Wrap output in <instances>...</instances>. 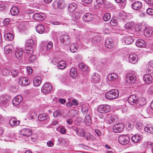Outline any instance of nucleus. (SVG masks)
Here are the masks:
<instances>
[{
    "instance_id": "nucleus-1",
    "label": "nucleus",
    "mask_w": 153,
    "mask_h": 153,
    "mask_svg": "<svg viewBox=\"0 0 153 153\" xmlns=\"http://www.w3.org/2000/svg\"><path fill=\"white\" fill-rule=\"evenodd\" d=\"M119 91L117 89H113L108 91L105 94L106 98L108 100H113L117 98L119 96Z\"/></svg>"
},
{
    "instance_id": "nucleus-2",
    "label": "nucleus",
    "mask_w": 153,
    "mask_h": 153,
    "mask_svg": "<svg viewBox=\"0 0 153 153\" xmlns=\"http://www.w3.org/2000/svg\"><path fill=\"white\" fill-rule=\"evenodd\" d=\"M52 89V87L51 84L49 83H46L44 84L42 87L41 90L43 93L47 94L51 92Z\"/></svg>"
},
{
    "instance_id": "nucleus-3",
    "label": "nucleus",
    "mask_w": 153,
    "mask_h": 153,
    "mask_svg": "<svg viewBox=\"0 0 153 153\" xmlns=\"http://www.w3.org/2000/svg\"><path fill=\"white\" fill-rule=\"evenodd\" d=\"M111 108L108 105H103L99 106L97 108L98 111L101 113H105L110 111Z\"/></svg>"
},
{
    "instance_id": "nucleus-4",
    "label": "nucleus",
    "mask_w": 153,
    "mask_h": 153,
    "mask_svg": "<svg viewBox=\"0 0 153 153\" xmlns=\"http://www.w3.org/2000/svg\"><path fill=\"white\" fill-rule=\"evenodd\" d=\"M130 140L129 137L126 135H122L119 136L118 141L119 143L122 145H126L129 142Z\"/></svg>"
},
{
    "instance_id": "nucleus-5",
    "label": "nucleus",
    "mask_w": 153,
    "mask_h": 153,
    "mask_svg": "<svg viewBox=\"0 0 153 153\" xmlns=\"http://www.w3.org/2000/svg\"><path fill=\"white\" fill-rule=\"evenodd\" d=\"M138 99L137 96L135 95H132L128 97V101L131 105H134L136 108Z\"/></svg>"
},
{
    "instance_id": "nucleus-6",
    "label": "nucleus",
    "mask_w": 153,
    "mask_h": 153,
    "mask_svg": "<svg viewBox=\"0 0 153 153\" xmlns=\"http://www.w3.org/2000/svg\"><path fill=\"white\" fill-rule=\"evenodd\" d=\"M124 128V125L122 123L115 124L113 127V130L114 132L118 133L122 131Z\"/></svg>"
},
{
    "instance_id": "nucleus-7",
    "label": "nucleus",
    "mask_w": 153,
    "mask_h": 153,
    "mask_svg": "<svg viewBox=\"0 0 153 153\" xmlns=\"http://www.w3.org/2000/svg\"><path fill=\"white\" fill-rule=\"evenodd\" d=\"M32 133L31 130L29 128H23L20 131V135L23 136V137H29Z\"/></svg>"
},
{
    "instance_id": "nucleus-8",
    "label": "nucleus",
    "mask_w": 153,
    "mask_h": 153,
    "mask_svg": "<svg viewBox=\"0 0 153 153\" xmlns=\"http://www.w3.org/2000/svg\"><path fill=\"white\" fill-rule=\"evenodd\" d=\"M38 120L41 121H44V124H46L49 121V119L48 115L44 114H39L38 117Z\"/></svg>"
},
{
    "instance_id": "nucleus-9",
    "label": "nucleus",
    "mask_w": 153,
    "mask_h": 153,
    "mask_svg": "<svg viewBox=\"0 0 153 153\" xmlns=\"http://www.w3.org/2000/svg\"><path fill=\"white\" fill-rule=\"evenodd\" d=\"M136 79L135 75L132 74L127 75L126 77V80L128 84H134Z\"/></svg>"
},
{
    "instance_id": "nucleus-10",
    "label": "nucleus",
    "mask_w": 153,
    "mask_h": 153,
    "mask_svg": "<svg viewBox=\"0 0 153 153\" xmlns=\"http://www.w3.org/2000/svg\"><path fill=\"white\" fill-rule=\"evenodd\" d=\"M45 18V14L42 13H36L33 16V19L36 21H43Z\"/></svg>"
},
{
    "instance_id": "nucleus-11",
    "label": "nucleus",
    "mask_w": 153,
    "mask_h": 153,
    "mask_svg": "<svg viewBox=\"0 0 153 153\" xmlns=\"http://www.w3.org/2000/svg\"><path fill=\"white\" fill-rule=\"evenodd\" d=\"M23 100L22 97L20 95L16 96L13 100V104L14 106L18 105Z\"/></svg>"
},
{
    "instance_id": "nucleus-12",
    "label": "nucleus",
    "mask_w": 153,
    "mask_h": 153,
    "mask_svg": "<svg viewBox=\"0 0 153 153\" xmlns=\"http://www.w3.org/2000/svg\"><path fill=\"white\" fill-rule=\"evenodd\" d=\"M142 5V4L141 2L137 1L132 4L131 7L133 9L138 10L141 8Z\"/></svg>"
},
{
    "instance_id": "nucleus-13",
    "label": "nucleus",
    "mask_w": 153,
    "mask_h": 153,
    "mask_svg": "<svg viewBox=\"0 0 153 153\" xmlns=\"http://www.w3.org/2000/svg\"><path fill=\"white\" fill-rule=\"evenodd\" d=\"M138 56L135 53L131 54L128 56L129 62L133 64L136 63L138 60Z\"/></svg>"
},
{
    "instance_id": "nucleus-14",
    "label": "nucleus",
    "mask_w": 153,
    "mask_h": 153,
    "mask_svg": "<svg viewBox=\"0 0 153 153\" xmlns=\"http://www.w3.org/2000/svg\"><path fill=\"white\" fill-rule=\"evenodd\" d=\"M136 45L138 47L143 48L146 46V44L143 40L138 39L136 41Z\"/></svg>"
},
{
    "instance_id": "nucleus-15",
    "label": "nucleus",
    "mask_w": 153,
    "mask_h": 153,
    "mask_svg": "<svg viewBox=\"0 0 153 153\" xmlns=\"http://www.w3.org/2000/svg\"><path fill=\"white\" fill-rule=\"evenodd\" d=\"M25 49L26 51H25V55L27 54H32L34 51V49L33 47L32 46L27 45H26L25 46Z\"/></svg>"
},
{
    "instance_id": "nucleus-16",
    "label": "nucleus",
    "mask_w": 153,
    "mask_h": 153,
    "mask_svg": "<svg viewBox=\"0 0 153 153\" xmlns=\"http://www.w3.org/2000/svg\"><path fill=\"white\" fill-rule=\"evenodd\" d=\"M19 83L22 86L28 85L30 83L29 79L26 77H21L19 81Z\"/></svg>"
},
{
    "instance_id": "nucleus-17",
    "label": "nucleus",
    "mask_w": 153,
    "mask_h": 153,
    "mask_svg": "<svg viewBox=\"0 0 153 153\" xmlns=\"http://www.w3.org/2000/svg\"><path fill=\"white\" fill-rule=\"evenodd\" d=\"M122 40L123 42H124L126 45L131 44L134 41L133 38L131 36H125Z\"/></svg>"
},
{
    "instance_id": "nucleus-18",
    "label": "nucleus",
    "mask_w": 153,
    "mask_h": 153,
    "mask_svg": "<svg viewBox=\"0 0 153 153\" xmlns=\"http://www.w3.org/2000/svg\"><path fill=\"white\" fill-rule=\"evenodd\" d=\"M8 101L5 97L2 96L0 97V105L2 106L7 107L8 105Z\"/></svg>"
},
{
    "instance_id": "nucleus-19",
    "label": "nucleus",
    "mask_w": 153,
    "mask_h": 153,
    "mask_svg": "<svg viewBox=\"0 0 153 153\" xmlns=\"http://www.w3.org/2000/svg\"><path fill=\"white\" fill-rule=\"evenodd\" d=\"M83 20L85 22H89L93 19V15L87 13H85L82 17Z\"/></svg>"
},
{
    "instance_id": "nucleus-20",
    "label": "nucleus",
    "mask_w": 153,
    "mask_h": 153,
    "mask_svg": "<svg viewBox=\"0 0 153 153\" xmlns=\"http://www.w3.org/2000/svg\"><path fill=\"white\" fill-rule=\"evenodd\" d=\"M143 79L145 84H149L152 82V78L151 75L146 74L144 76Z\"/></svg>"
},
{
    "instance_id": "nucleus-21",
    "label": "nucleus",
    "mask_w": 153,
    "mask_h": 153,
    "mask_svg": "<svg viewBox=\"0 0 153 153\" xmlns=\"http://www.w3.org/2000/svg\"><path fill=\"white\" fill-rule=\"evenodd\" d=\"M146 103L145 99L144 97H141L138 99L137 102L136 104V108H139L142 107Z\"/></svg>"
},
{
    "instance_id": "nucleus-22",
    "label": "nucleus",
    "mask_w": 153,
    "mask_h": 153,
    "mask_svg": "<svg viewBox=\"0 0 153 153\" xmlns=\"http://www.w3.org/2000/svg\"><path fill=\"white\" fill-rule=\"evenodd\" d=\"M20 123V121L17 120L16 118L13 117L9 121V123L12 126H16Z\"/></svg>"
},
{
    "instance_id": "nucleus-23",
    "label": "nucleus",
    "mask_w": 153,
    "mask_h": 153,
    "mask_svg": "<svg viewBox=\"0 0 153 153\" xmlns=\"http://www.w3.org/2000/svg\"><path fill=\"white\" fill-rule=\"evenodd\" d=\"M144 35L148 37L151 36L153 32L152 30L148 27H146V28L144 30Z\"/></svg>"
},
{
    "instance_id": "nucleus-24",
    "label": "nucleus",
    "mask_w": 153,
    "mask_h": 153,
    "mask_svg": "<svg viewBox=\"0 0 153 153\" xmlns=\"http://www.w3.org/2000/svg\"><path fill=\"white\" fill-rule=\"evenodd\" d=\"M105 45L107 48L111 49L113 46L114 44L111 39H108L106 40Z\"/></svg>"
},
{
    "instance_id": "nucleus-25",
    "label": "nucleus",
    "mask_w": 153,
    "mask_h": 153,
    "mask_svg": "<svg viewBox=\"0 0 153 153\" xmlns=\"http://www.w3.org/2000/svg\"><path fill=\"white\" fill-rule=\"evenodd\" d=\"M13 49V46L11 45H8L4 47V51L6 54L11 53Z\"/></svg>"
},
{
    "instance_id": "nucleus-26",
    "label": "nucleus",
    "mask_w": 153,
    "mask_h": 153,
    "mask_svg": "<svg viewBox=\"0 0 153 153\" xmlns=\"http://www.w3.org/2000/svg\"><path fill=\"white\" fill-rule=\"evenodd\" d=\"M41 82V78L39 76H36L33 80V84L36 86H39Z\"/></svg>"
},
{
    "instance_id": "nucleus-27",
    "label": "nucleus",
    "mask_w": 153,
    "mask_h": 153,
    "mask_svg": "<svg viewBox=\"0 0 153 153\" xmlns=\"http://www.w3.org/2000/svg\"><path fill=\"white\" fill-rule=\"evenodd\" d=\"M15 53V56L16 58L20 59L22 57L23 51L21 49H16Z\"/></svg>"
},
{
    "instance_id": "nucleus-28",
    "label": "nucleus",
    "mask_w": 153,
    "mask_h": 153,
    "mask_svg": "<svg viewBox=\"0 0 153 153\" xmlns=\"http://www.w3.org/2000/svg\"><path fill=\"white\" fill-rule=\"evenodd\" d=\"M144 129L146 132L148 133L153 134V126L149 124L147 125L144 127Z\"/></svg>"
},
{
    "instance_id": "nucleus-29",
    "label": "nucleus",
    "mask_w": 153,
    "mask_h": 153,
    "mask_svg": "<svg viewBox=\"0 0 153 153\" xmlns=\"http://www.w3.org/2000/svg\"><path fill=\"white\" fill-rule=\"evenodd\" d=\"M141 137L138 134L134 135L131 138L132 141L135 143L139 142L141 140Z\"/></svg>"
},
{
    "instance_id": "nucleus-30",
    "label": "nucleus",
    "mask_w": 153,
    "mask_h": 153,
    "mask_svg": "<svg viewBox=\"0 0 153 153\" xmlns=\"http://www.w3.org/2000/svg\"><path fill=\"white\" fill-rule=\"evenodd\" d=\"M73 128V129L76 128V132L78 136L81 137H84L85 136V133L82 128L75 127Z\"/></svg>"
},
{
    "instance_id": "nucleus-31",
    "label": "nucleus",
    "mask_w": 153,
    "mask_h": 153,
    "mask_svg": "<svg viewBox=\"0 0 153 153\" xmlns=\"http://www.w3.org/2000/svg\"><path fill=\"white\" fill-rule=\"evenodd\" d=\"M70 74L71 77L73 79L75 78L77 76V73L76 69L74 68H72L70 70Z\"/></svg>"
},
{
    "instance_id": "nucleus-32",
    "label": "nucleus",
    "mask_w": 153,
    "mask_h": 153,
    "mask_svg": "<svg viewBox=\"0 0 153 153\" xmlns=\"http://www.w3.org/2000/svg\"><path fill=\"white\" fill-rule=\"evenodd\" d=\"M118 77V75L114 73H112L109 74L108 76V79L109 80H117Z\"/></svg>"
},
{
    "instance_id": "nucleus-33",
    "label": "nucleus",
    "mask_w": 153,
    "mask_h": 153,
    "mask_svg": "<svg viewBox=\"0 0 153 153\" xmlns=\"http://www.w3.org/2000/svg\"><path fill=\"white\" fill-rule=\"evenodd\" d=\"M57 5V8L60 9H63L66 6L64 1L63 0H59L57 3H56Z\"/></svg>"
},
{
    "instance_id": "nucleus-34",
    "label": "nucleus",
    "mask_w": 153,
    "mask_h": 153,
    "mask_svg": "<svg viewBox=\"0 0 153 153\" xmlns=\"http://www.w3.org/2000/svg\"><path fill=\"white\" fill-rule=\"evenodd\" d=\"M19 10L17 7L14 6L12 7L10 10V12L13 16L17 15L19 13Z\"/></svg>"
},
{
    "instance_id": "nucleus-35",
    "label": "nucleus",
    "mask_w": 153,
    "mask_h": 153,
    "mask_svg": "<svg viewBox=\"0 0 153 153\" xmlns=\"http://www.w3.org/2000/svg\"><path fill=\"white\" fill-rule=\"evenodd\" d=\"M36 30L38 33L41 34L43 33L45 31V28L43 25H39L37 26Z\"/></svg>"
},
{
    "instance_id": "nucleus-36",
    "label": "nucleus",
    "mask_w": 153,
    "mask_h": 153,
    "mask_svg": "<svg viewBox=\"0 0 153 153\" xmlns=\"http://www.w3.org/2000/svg\"><path fill=\"white\" fill-rule=\"evenodd\" d=\"M68 8L70 12L72 13L76 8V4L74 3H71L69 5Z\"/></svg>"
},
{
    "instance_id": "nucleus-37",
    "label": "nucleus",
    "mask_w": 153,
    "mask_h": 153,
    "mask_svg": "<svg viewBox=\"0 0 153 153\" xmlns=\"http://www.w3.org/2000/svg\"><path fill=\"white\" fill-rule=\"evenodd\" d=\"M4 38L8 41H12L13 39L14 36L10 33H6L4 35Z\"/></svg>"
},
{
    "instance_id": "nucleus-38",
    "label": "nucleus",
    "mask_w": 153,
    "mask_h": 153,
    "mask_svg": "<svg viewBox=\"0 0 153 153\" xmlns=\"http://www.w3.org/2000/svg\"><path fill=\"white\" fill-rule=\"evenodd\" d=\"M66 67V65L65 62L63 61L59 62L57 64V67L58 68L60 69H63Z\"/></svg>"
},
{
    "instance_id": "nucleus-39",
    "label": "nucleus",
    "mask_w": 153,
    "mask_h": 153,
    "mask_svg": "<svg viewBox=\"0 0 153 153\" xmlns=\"http://www.w3.org/2000/svg\"><path fill=\"white\" fill-rule=\"evenodd\" d=\"M26 56H27L29 62L33 63L36 60L35 56L30 54H27Z\"/></svg>"
},
{
    "instance_id": "nucleus-40",
    "label": "nucleus",
    "mask_w": 153,
    "mask_h": 153,
    "mask_svg": "<svg viewBox=\"0 0 153 153\" xmlns=\"http://www.w3.org/2000/svg\"><path fill=\"white\" fill-rule=\"evenodd\" d=\"M101 39V36L98 35H96L93 37L91 40V42L92 43H96L99 42Z\"/></svg>"
},
{
    "instance_id": "nucleus-41",
    "label": "nucleus",
    "mask_w": 153,
    "mask_h": 153,
    "mask_svg": "<svg viewBox=\"0 0 153 153\" xmlns=\"http://www.w3.org/2000/svg\"><path fill=\"white\" fill-rule=\"evenodd\" d=\"M79 68L83 71H88V67L83 63H79L78 64Z\"/></svg>"
},
{
    "instance_id": "nucleus-42",
    "label": "nucleus",
    "mask_w": 153,
    "mask_h": 153,
    "mask_svg": "<svg viewBox=\"0 0 153 153\" xmlns=\"http://www.w3.org/2000/svg\"><path fill=\"white\" fill-rule=\"evenodd\" d=\"M77 45L73 44L71 45L70 47V51L72 53L76 52L77 50Z\"/></svg>"
},
{
    "instance_id": "nucleus-43",
    "label": "nucleus",
    "mask_w": 153,
    "mask_h": 153,
    "mask_svg": "<svg viewBox=\"0 0 153 153\" xmlns=\"http://www.w3.org/2000/svg\"><path fill=\"white\" fill-rule=\"evenodd\" d=\"M134 25L133 23L129 22L126 23L125 26V28L126 30H130L132 28Z\"/></svg>"
},
{
    "instance_id": "nucleus-44",
    "label": "nucleus",
    "mask_w": 153,
    "mask_h": 153,
    "mask_svg": "<svg viewBox=\"0 0 153 153\" xmlns=\"http://www.w3.org/2000/svg\"><path fill=\"white\" fill-rule=\"evenodd\" d=\"M91 118L90 115L89 114H87L85 117L84 120V122L86 123L89 124L91 123Z\"/></svg>"
},
{
    "instance_id": "nucleus-45",
    "label": "nucleus",
    "mask_w": 153,
    "mask_h": 153,
    "mask_svg": "<svg viewBox=\"0 0 153 153\" xmlns=\"http://www.w3.org/2000/svg\"><path fill=\"white\" fill-rule=\"evenodd\" d=\"M146 25H137L136 26V28H138V31H144V30L146 28Z\"/></svg>"
},
{
    "instance_id": "nucleus-46",
    "label": "nucleus",
    "mask_w": 153,
    "mask_h": 153,
    "mask_svg": "<svg viewBox=\"0 0 153 153\" xmlns=\"http://www.w3.org/2000/svg\"><path fill=\"white\" fill-rule=\"evenodd\" d=\"M81 111L83 114H86L88 111V107L86 105H84L82 108Z\"/></svg>"
},
{
    "instance_id": "nucleus-47",
    "label": "nucleus",
    "mask_w": 153,
    "mask_h": 153,
    "mask_svg": "<svg viewBox=\"0 0 153 153\" xmlns=\"http://www.w3.org/2000/svg\"><path fill=\"white\" fill-rule=\"evenodd\" d=\"M10 72V71L7 68H4L2 70V73L4 76H8Z\"/></svg>"
},
{
    "instance_id": "nucleus-48",
    "label": "nucleus",
    "mask_w": 153,
    "mask_h": 153,
    "mask_svg": "<svg viewBox=\"0 0 153 153\" xmlns=\"http://www.w3.org/2000/svg\"><path fill=\"white\" fill-rule=\"evenodd\" d=\"M111 18L110 14L108 13H105L103 16V19L105 21H108Z\"/></svg>"
},
{
    "instance_id": "nucleus-49",
    "label": "nucleus",
    "mask_w": 153,
    "mask_h": 153,
    "mask_svg": "<svg viewBox=\"0 0 153 153\" xmlns=\"http://www.w3.org/2000/svg\"><path fill=\"white\" fill-rule=\"evenodd\" d=\"M68 101H71L73 104L74 106H77L79 104L78 100L76 99H74L73 98H69L68 99Z\"/></svg>"
},
{
    "instance_id": "nucleus-50",
    "label": "nucleus",
    "mask_w": 153,
    "mask_h": 153,
    "mask_svg": "<svg viewBox=\"0 0 153 153\" xmlns=\"http://www.w3.org/2000/svg\"><path fill=\"white\" fill-rule=\"evenodd\" d=\"M92 78L94 81H97L99 80L100 77L97 74H94L92 75Z\"/></svg>"
},
{
    "instance_id": "nucleus-51",
    "label": "nucleus",
    "mask_w": 153,
    "mask_h": 153,
    "mask_svg": "<svg viewBox=\"0 0 153 153\" xmlns=\"http://www.w3.org/2000/svg\"><path fill=\"white\" fill-rule=\"evenodd\" d=\"M117 20L114 17L112 18L110 23L111 24L113 25H115L117 23Z\"/></svg>"
},
{
    "instance_id": "nucleus-52",
    "label": "nucleus",
    "mask_w": 153,
    "mask_h": 153,
    "mask_svg": "<svg viewBox=\"0 0 153 153\" xmlns=\"http://www.w3.org/2000/svg\"><path fill=\"white\" fill-rule=\"evenodd\" d=\"M136 128L138 130H140L143 128L144 127L143 125L141 123H137L136 125Z\"/></svg>"
},
{
    "instance_id": "nucleus-53",
    "label": "nucleus",
    "mask_w": 153,
    "mask_h": 153,
    "mask_svg": "<svg viewBox=\"0 0 153 153\" xmlns=\"http://www.w3.org/2000/svg\"><path fill=\"white\" fill-rule=\"evenodd\" d=\"M57 130L58 131H60V132L62 134H65L66 132V129L63 127L61 128H58Z\"/></svg>"
},
{
    "instance_id": "nucleus-54",
    "label": "nucleus",
    "mask_w": 153,
    "mask_h": 153,
    "mask_svg": "<svg viewBox=\"0 0 153 153\" xmlns=\"http://www.w3.org/2000/svg\"><path fill=\"white\" fill-rule=\"evenodd\" d=\"M36 117V113L33 111L31 113L29 116V118L31 119H34Z\"/></svg>"
},
{
    "instance_id": "nucleus-55",
    "label": "nucleus",
    "mask_w": 153,
    "mask_h": 153,
    "mask_svg": "<svg viewBox=\"0 0 153 153\" xmlns=\"http://www.w3.org/2000/svg\"><path fill=\"white\" fill-rule=\"evenodd\" d=\"M47 45V43L45 42H42L40 44V47L42 50L44 49Z\"/></svg>"
},
{
    "instance_id": "nucleus-56",
    "label": "nucleus",
    "mask_w": 153,
    "mask_h": 153,
    "mask_svg": "<svg viewBox=\"0 0 153 153\" xmlns=\"http://www.w3.org/2000/svg\"><path fill=\"white\" fill-rule=\"evenodd\" d=\"M62 114L59 111H56L54 112L53 116L54 117H56L58 116L61 115Z\"/></svg>"
},
{
    "instance_id": "nucleus-57",
    "label": "nucleus",
    "mask_w": 153,
    "mask_h": 153,
    "mask_svg": "<svg viewBox=\"0 0 153 153\" xmlns=\"http://www.w3.org/2000/svg\"><path fill=\"white\" fill-rule=\"evenodd\" d=\"M146 13L147 14L149 15H153V9L149 8L147 9Z\"/></svg>"
},
{
    "instance_id": "nucleus-58",
    "label": "nucleus",
    "mask_w": 153,
    "mask_h": 153,
    "mask_svg": "<svg viewBox=\"0 0 153 153\" xmlns=\"http://www.w3.org/2000/svg\"><path fill=\"white\" fill-rule=\"evenodd\" d=\"M27 45L33 46L34 45V42L32 39H29L27 41Z\"/></svg>"
},
{
    "instance_id": "nucleus-59",
    "label": "nucleus",
    "mask_w": 153,
    "mask_h": 153,
    "mask_svg": "<svg viewBox=\"0 0 153 153\" xmlns=\"http://www.w3.org/2000/svg\"><path fill=\"white\" fill-rule=\"evenodd\" d=\"M148 66L147 70V72L149 73H151L153 72V68L152 67L147 65V67Z\"/></svg>"
},
{
    "instance_id": "nucleus-60",
    "label": "nucleus",
    "mask_w": 153,
    "mask_h": 153,
    "mask_svg": "<svg viewBox=\"0 0 153 153\" xmlns=\"http://www.w3.org/2000/svg\"><path fill=\"white\" fill-rule=\"evenodd\" d=\"M53 44L52 42H49L46 46V49L47 50L50 49L53 46Z\"/></svg>"
},
{
    "instance_id": "nucleus-61",
    "label": "nucleus",
    "mask_w": 153,
    "mask_h": 153,
    "mask_svg": "<svg viewBox=\"0 0 153 153\" xmlns=\"http://www.w3.org/2000/svg\"><path fill=\"white\" fill-rule=\"evenodd\" d=\"M116 117L115 116H111L108 120L110 123L111 124L115 121Z\"/></svg>"
},
{
    "instance_id": "nucleus-62",
    "label": "nucleus",
    "mask_w": 153,
    "mask_h": 153,
    "mask_svg": "<svg viewBox=\"0 0 153 153\" xmlns=\"http://www.w3.org/2000/svg\"><path fill=\"white\" fill-rule=\"evenodd\" d=\"M11 74L12 76L15 77L17 75L18 72L16 71L12 70L11 71Z\"/></svg>"
},
{
    "instance_id": "nucleus-63",
    "label": "nucleus",
    "mask_w": 153,
    "mask_h": 153,
    "mask_svg": "<svg viewBox=\"0 0 153 153\" xmlns=\"http://www.w3.org/2000/svg\"><path fill=\"white\" fill-rule=\"evenodd\" d=\"M66 36V35L62 34V35L60 37V40L61 42L64 43L65 42V37Z\"/></svg>"
},
{
    "instance_id": "nucleus-64",
    "label": "nucleus",
    "mask_w": 153,
    "mask_h": 153,
    "mask_svg": "<svg viewBox=\"0 0 153 153\" xmlns=\"http://www.w3.org/2000/svg\"><path fill=\"white\" fill-rule=\"evenodd\" d=\"M149 93L152 95H153V85L151 86L149 90Z\"/></svg>"
}]
</instances>
